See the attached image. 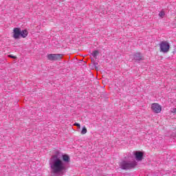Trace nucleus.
Here are the masks:
<instances>
[{
  "label": "nucleus",
  "instance_id": "1",
  "mask_svg": "<svg viewBox=\"0 0 176 176\" xmlns=\"http://www.w3.org/2000/svg\"><path fill=\"white\" fill-rule=\"evenodd\" d=\"M51 171L54 174H58V173H63L65 170V166L64 162L60 158H56L52 160L50 163Z\"/></svg>",
  "mask_w": 176,
  "mask_h": 176
},
{
  "label": "nucleus",
  "instance_id": "2",
  "mask_svg": "<svg viewBox=\"0 0 176 176\" xmlns=\"http://www.w3.org/2000/svg\"><path fill=\"white\" fill-rule=\"evenodd\" d=\"M137 166V162L131 161H122L120 163V168L122 170H130Z\"/></svg>",
  "mask_w": 176,
  "mask_h": 176
},
{
  "label": "nucleus",
  "instance_id": "3",
  "mask_svg": "<svg viewBox=\"0 0 176 176\" xmlns=\"http://www.w3.org/2000/svg\"><path fill=\"white\" fill-rule=\"evenodd\" d=\"M63 56V54H49L47 55V58L50 61H60Z\"/></svg>",
  "mask_w": 176,
  "mask_h": 176
},
{
  "label": "nucleus",
  "instance_id": "4",
  "mask_svg": "<svg viewBox=\"0 0 176 176\" xmlns=\"http://www.w3.org/2000/svg\"><path fill=\"white\" fill-rule=\"evenodd\" d=\"M170 50V43L168 41H162L160 44V52L162 53H168Z\"/></svg>",
  "mask_w": 176,
  "mask_h": 176
},
{
  "label": "nucleus",
  "instance_id": "5",
  "mask_svg": "<svg viewBox=\"0 0 176 176\" xmlns=\"http://www.w3.org/2000/svg\"><path fill=\"white\" fill-rule=\"evenodd\" d=\"M151 109L155 113H160L162 112V106L158 103H153L151 104Z\"/></svg>",
  "mask_w": 176,
  "mask_h": 176
},
{
  "label": "nucleus",
  "instance_id": "6",
  "mask_svg": "<svg viewBox=\"0 0 176 176\" xmlns=\"http://www.w3.org/2000/svg\"><path fill=\"white\" fill-rule=\"evenodd\" d=\"M21 34V30L20 28H14L13 29V38L14 39H19Z\"/></svg>",
  "mask_w": 176,
  "mask_h": 176
},
{
  "label": "nucleus",
  "instance_id": "7",
  "mask_svg": "<svg viewBox=\"0 0 176 176\" xmlns=\"http://www.w3.org/2000/svg\"><path fill=\"white\" fill-rule=\"evenodd\" d=\"M135 157L136 160H138V162H141V160H142V158L144 157V153L141 151H136L135 153Z\"/></svg>",
  "mask_w": 176,
  "mask_h": 176
},
{
  "label": "nucleus",
  "instance_id": "8",
  "mask_svg": "<svg viewBox=\"0 0 176 176\" xmlns=\"http://www.w3.org/2000/svg\"><path fill=\"white\" fill-rule=\"evenodd\" d=\"M133 58L134 60H135V61H141V60H144L142 58V56H141L140 53H136L134 56H133Z\"/></svg>",
  "mask_w": 176,
  "mask_h": 176
},
{
  "label": "nucleus",
  "instance_id": "9",
  "mask_svg": "<svg viewBox=\"0 0 176 176\" xmlns=\"http://www.w3.org/2000/svg\"><path fill=\"white\" fill-rule=\"evenodd\" d=\"M28 35V31H27V30L21 31V36H22V38H27Z\"/></svg>",
  "mask_w": 176,
  "mask_h": 176
},
{
  "label": "nucleus",
  "instance_id": "10",
  "mask_svg": "<svg viewBox=\"0 0 176 176\" xmlns=\"http://www.w3.org/2000/svg\"><path fill=\"white\" fill-rule=\"evenodd\" d=\"M63 160V162H69V156H68V155H63L62 156Z\"/></svg>",
  "mask_w": 176,
  "mask_h": 176
},
{
  "label": "nucleus",
  "instance_id": "11",
  "mask_svg": "<svg viewBox=\"0 0 176 176\" xmlns=\"http://www.w3.org/2000/svg\"><path fill=\"white\" fill-rule=\"evenodd\" d=\"M86 133H87V129H86V126H83L82 129L81 131L82 135H85V134H86Z\"/></svg>",
  "mask_w": 176,
  "mask_h": 176
},
{
  "label": "nucleus",
  "instance_id": "12",
  "mask_svg": "<svg viewBox=\"0 0 176 176\" xmlns=\"http://www.w3.org/2000/svg\"><path fill=\"white\" fill-rule=\"evenodd\" d=\"M98 54H100V53L98 52V51L95 50L93 52L92 56L93 57H97V56H98Z\"/></svg>",
  "mask_w": 176,
  "mask_h": 176
},
{
  "label": "nucleus",
  "instance_id": "13",
  "mask_svg": "<svg viewBox=\"0 0 176 176\" xmlns=\"http://www.w3.org/2000/svg\"><path fill=\"white\" fill-rule=\"evenodd\" d=\"M166 14L164 13V11H161L160 13H159V16L161 18V19H163L164 17V15Z\"/></svg>",
  "mask_w": 176,
  "mask_h": 176
},
{
  "label": "nucleus",
  "instance_id": "14",
  "mask_svg": "<svg viewBox=\"0 0 176 176\" xmlns=\"http://www.w3.org/2000/svg\"><path fill=\"white\" fill-rule=\"evenodd\" d=\"M74 126H76L77 127H79V129H80V124H79V123H74Z\"/></svg>",
  "mask_w": 176,
  "mask_h": 176
},
{
  "label": "nucleus",
  "instance_id": "15",
  "mask_svg": "<svg viewBox=\"0 0 176 176\" xmlns=\"http://www.w3.org/2000/svg\"><path fill=\"white\" fill-rule=\"evenodd\" d=\"M8 56H10L11 58H17V56H16L9 55Z\"/></svg>",
  "mask_w": 176,
  "mask_h": 176
},
{
  "label": "nucleus",
  "instance_id": "16",
  "mask_svg": "<svg viewBox=\"0 0 176 176\" xmlns=\"http://www.w3.org/2000/svg\"><path fill=\"white\" fill-rule=\"evenodd\" d=\"M172 113H176V108L173 109V110H171Z\"/></svg>",
  "mask_w": 176,
  "mask_h": 176
}]
</instances>
